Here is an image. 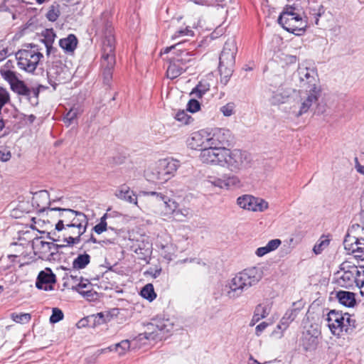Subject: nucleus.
<instances>
[{"label": "nucleus", "instance_id": "nucleus-27", "mask_svg": "<svg viewBox=\"0 0 364 364\" xmlns=\"http://www.w3.org/2000/svg\"><path fill=\"white\" fill-rule=\"evenodd\" d=\"M336 298L342 305L347 307H353L356 304L355 294L351 291H338Z\"/></svg>", "mask_w": 364, "mask_h": 364}, {"label": "nucleus", "instance_id": "nucleus-18", "mask_svg": "<svg viewBox=\"0 0 364 364\" xmlns=\"http://www.w3.org/2000/svg\"><path fill=\"white\" fill-rule=\"evenodd\" d=\"M319 334L318 330L316 328H314L313 326H311L309 328L303 332L301 343L306 350H312L316 348L318 343V336Z\"/></svg>", "mask_w": 364, "mask_h": 364}, {"label": "nucleus", "instance_id": "nucleus-48", "mask_svg": "<svg viewBox=\"0 0 364 364\" xmlns=\"http://www.w3.org/2000/svg\"><path fill=\"white\" fill-rule=\"evenodd\" d=\"M176 119L183 124H188L193 119L188 113L184 110L178 111L175 117Z\"/></svg>", "mask_w": 364, "mask_h": 364}, {"label": "nucleus", "instance_id": "nucleus-51", "mask_svg": "<svg viewBox=\"0 0 364 364\" xmlns=\"http://www.w3.org/2000/svg\"><path fill=\"white\" fill-rule=\"evenodd\" d=\"M235 105L232 102H229L220 108V111L225 117H230L234 114Z\"/></svg>", "mask_w": 364, "mask_h": 364}, {"label": "nucleus", "instance_id": "nucleus-54", "mask_svg": "<svg viewBox=\"0 0 364 364\" xmlns=\"http://www.w3.org/2000/svg\"><path fill=\"white\" fill-rule=\"evenodd\" d=\"M281 244H282L281 240L274 239V240H269L267 242V247L270 252H272V251L277 250L280 246Z\"/></svg>", "mask_w": 364, "mask_h": 364}, {"label": "nucleus", "instance_id": "nucleus-21", "mask_svg": "<svg viewBox=\"0 0 364 364\" xmlns=\"http://www.w3.org/2000/svg\"><path fill=\"white\" fill-rule=\"evenodd\" d=\"M301 309V306L298 302H294L292 307L288 309L281 318L279 323L277 325V328L282 331L286 330L289 324L296 318Z\"/></svg>", "mask_w": 364, "mask_h": 364}, {"label": "nucleus", "instance_id": "nucleus-42", "mask_svg": "<svg viewBox=\"0 0 364 364\" xmlns=\"http://www.w3.org/2000/svg\"><path fill=\"white\" fill-rule=\"evenodd\" d=\"M97 317L95 314L88 316L87 317H85L82 319H80L78 323H77V326L78 328H83V327H91L94 328L95 326H97Z\"/></svg>", "mask_w": 364, "mask_h": 364}, {"label": "nucleus", "instance_id": "nucleus-32", "mask_svg": "<svg viewBox=\"0 0 364 364\" xmlns=\"http://www.w3.org/2000/svg\"><path fill=\"white\" fill-rule=\"evenodd\" d=\"M331 236L330 235H322L317 240L313 247V252L318 255L323 252L330 245Z\"/></svg>", "mask_w": 364, "mask_h": 364}, {"label": "nucleus", "instance_id": "nucleus-34", "mask_svg": "<svg viewBox=\"0 0 364 364\" xmlns=\"http://www.w3.org/2000/svg\"><path fill=\"white\" fill-rule=\"evenodd\" d=\"M357 229H351V232H348L343 240V245L345 250L351 252L353 254L355 251V247L357 241H358V235L354 234L352 235V230H356Z\"/></svg>", "mask_w": 364, "mask_h": 364}, {"label": "nucleus", "instance_id": "nucleus-61", "mask_svg": "<svg viewBox=\"0 0 364 364\" xmlns=\"http://www.w3.org/2000/svg\"><path fill=\"white\" fill-rule=\"evenodd\" d=\"M268 326V323L266 322H262L259 325L256 326V333L257 335H259Z\"/></svg>", "mask_w": 364, "mask_h": 364}, {"label": "nucleus", "instance_id": "nucleus-60", "mask_svg": "<svg viewBox=\"0 0 364 364\" xmlns=\"http://www.w3.org/2000/svg\"><path fill=\"white\" fill-rule=\"evenodd\" d=\"M107 218V214H105L100 219V222L95 225L93 228H107V223L106 222V219Z\"/></svg>", "mask_w": 364, "mask_h": 364}, {"label": "nucleus", "instance_id": "nucleus-41", "mask_svg": "<svg viewBox=\"0 0 364 364\" xmlns=\"http://www.w3.org/2000/svg\"><path fill=\"white\" fill-rule=\"evenodd\" d=\"M210 90V85L205 80L198 82L196 87L193 90L192 93L201 98L203 95Z\"/></svg>", "mask_w": 364, "mask_h": 364}, {"label": "nucleus", "instance_id": "nucleus-47", "mask_svg": "<svg viewBox=\"0 0 364 364\" xmlns=\"http://www.w3.org/2000/svg\"><path fill=\"white\" fill-rule=\"evenodd\" d=\"M60 10L58 6L52 5L49 7V9L46 14V18L48 21L54 22L55 21L59 16H60Z\"/></svg>", "mask_w": 364, "mask_h": 364}, {"label": "nucleus", "instance_id": "nucleus-12", "mask_svg": "<svg viewBox=\"0 0 364 364\" xmlns=\"http://www.w3.org/2000/svg\"><path fill=\"white\" fill-rule=\"evenodd\" d=\"M237 51L236 43L234 40H228L223 48L219 58V68L232 67L235 64V55Z\"/></svg>", "mask_w": 364, "mask_h": 364}, {"label": "nucleus", "instance_id": "nucleus-11", "mask_svg": "<svg viewBox=\"0 0 364 364\" xmlns=\"http://www.w3.org/2000/svg\"><path fill=\"white\" fill-rule=\"evenodd\" d=\"M237 203L240 208L254 212H262L268 208V203L264 200L250 195L239 197Z\"/></svg>", "mask_w": 364, "mask_h": 364}, {"label": "nucleus", "instance_id": "nucleus-7", "mask_svg": "<svg viewBox=\"0 0 364 364\" xmlns=\"http://www.w3.org/2000/svg\"><path fill=\"white\" fill-rule=\"evenodd\" d=\"M233 141V136L230 131L224 128H214L208 131V147L204 149L200 154V158L203 163L208 161L209 151L215 149H228Z\"/></svg>", "mask_w": 364, "mask_h": 364}, {"label": "nucleus", "instance_id": "nucleus-55", "mask_svg": "<svg viewBox=\"0 0 364 364\" xmlns=\"http://www.w3.org/2000/svg\"><path fill=\"white\" fill-rule=\"evenodd\" d=\"M355 273V284L358 287H362L364 284V270L360 271L357 268Z\"/></svg>", "mask_w": 364, "mask_h": 364}, {"label": "nucleus", "instance_id": "nucleus-36", "mask_svg": "<svg viewBox=\"0 0 364 364\" xmlns=\"http://www.w3.org/2000/svg\"><path fill=\"white\" fill-rule=\"evenodd\" d=\"M90 262V256L87 254L79 255L73 262V269L74 271L84 269Z\"/></svg>", "mask_w": 364, "mask_h": 364}, {"label": "nucleus", "instance_id": "nucleus-52", "mask_svg": "<svg viewBox=\"0 0 364 364\" xmlns=\"http://www.w3.org/2000/svg\"><path fill=\"white\" fill-rule=\"evenodd\" d=\"M200 109V105L197 100H190L187 105V110L190 112L194 113Z\"/></svg>", "mask_w": 364, "mask_h": 364}, {"label": "nucleus", "instance_id": "nucleus-59", "mask_svg": "<svg viewBox=\"0 0 364 364\" xmlns=\"http://www.w3.org/2000/svg\"><path fill=\"white\" fill-rule=\"evenodd\" d=\"M8 48L0 44V61L4 60L8 56Z\"/></svg>", "mask_w": 364, "mask_h": 364}, {"label": "nucleus", "instance_id": "nucleus-2", "mask_svg": "<svg viewBox=\"0 0 364 364\" xmlns=\"http://www.w3.org/2000/svg\"><path fill=\"white\" fill-rule=\"evenodd\" d=\"M263 272L258 267H251L237 273L225 284L226 294L230 299L240 297L244 291L257 284L262 278Z\"/></svg>", "mask_w": 364, "mask_h": 364}, {"label": "nucleus", "instance_id": "nucleus-29", "mask_svg": "<svg viewBox=\"0 0 364 364\" xmlns=\"http://www.w3.org/2000/svg\"><path fill=\"white\" fill-rule=\"evenodd\" d=\"M116 196L118 198L127 202L133 203L135 205H137L136 196L134 194V191H131L130 188L126 185L120 186L119 190L118 191V193L116 194Z\"/></svg>", "mask_w": 364, "mask_h": 364}, {"label": "nucleus", "instance_id": "nucleus-63", "mask_svg": "<svg viewBox=\"0 0 364 364\" xmlns=\"http://www.w3.org/2000/svg\"><path fill=\"white\" fill-rule=\"evenodd\" d=\"M355 168L358 173L364 175V166L361 165L357 159H355Z\"/></svg>", "mask_w": 364, "mask_h": 364}, {"label": "nucleus", "instance_id": "nucleus-58", "mask_svg": "<svg viewBox=\"0 0 364 364\" xmlns=\"http://www.w3.org/2000/svg\"><path fill=\"white\" fill-rule=\"evenodd\" d=\"M269 252H270V251L269 250V249L267 248V247L266 245L264 247H261L257 248L255 254L258 257H262Z\"/></svg>", "mask_w": 364, "mask_h": 364}, {"label": "nucleus", "instance_id": "nucleus-1", "mask_svg": "<svg viewBox=\"0 0 364 364\" xmlns=\"http://www.w3.org/2000/svg\"><path fill=\"white\" fill-rule=\"evenodd\" d=\"M205 164L218 165L233 173H238L249 166V154L239 149H222L209 151Z\"/></svg>", "mask_w": 364, "mask_h": 364}, {"label": "nucleus", "instance_id": "nucleus-8", "mask_svg": "<svg viewBox=\"0 0 364 364\" xmlns=\"http://www.w3.org/2000/svg\"><path fill=\"white\" fill-rule=\"evenodd\" d=\"M20 70L33 73L43 58L38 46L30 44L19 50L15 55Z\"/></svg>", "mask_w": 364, "mask_h": 364}, {"label": "nucleus", "instance_id": "nucleus-39", "mask_svg": "<svg viewBox=\"0 0 364 364\" xmlns=\"http://www.w3.org/2000/svg\"><path fill=\"white\" fill-rule=\"evenodd\" d=\"M140 294L143 298L147 299L149 301H154L156 297L154 287L151 284H146L141 289Z\"/></svg>", "mask_w": 364, "mask_h": 364}, {"label": "nucleus", "instance_id": "nucleus-46", "mask_svg": "<svg viewBox=\"0 0 364 364\" xmlns=\"http://www.w3.org/2000/svg\"><path fill=\"white\" fill-rule=\"evenodd\" d=\"M11 97L9 90L0 86V112H1L2 107L10 102Z\"/></svg>", "mask_w": 364, "mask_h": 364}, {"label": "nucleus", "instance_id": "nucleus-56", "mask_svg": "<svg viewBox=\"0 0 364 364\" xmlns=\"http://www.w3.org/2000/svg\"><path fill=\"white\" fill-rule=\"evenodd\" d=\"M90 240L92 241L93 243H99V244L112 243L113 242L111 239L107 238V237L103 236V237L97 239L92 234L90 236Z\"/></svg>", "mask_w": 364, "mask_h": 364}, {"label": "nucleus", "instance_id": "nucleus-49", "mask_svg": "<svg viewBox=\"0 0 364 364\" xmlns=\"http://www.w3.org/2000/svg\"><path fill=\"white\" fill-rule=\"evenodd\" d=\"M43 40L45 44H53L56 38V34L53 28L46 29L43 33Z\"/></svg>", "mask_w": 364, "mask_h": 364}, {"label": "nucleus", "instance_id": "nucleus-33", "mask_svg": "<svg viewBox=\"0 0 364 364\" xmlns=\"http://www.w3.org/2000/svg\"><path fill=\"white\" fill-rule=\"evenodd\" d=\"M73 289L84 296L90 297L92 296L91 283L87 279H84L82 277H80V282Z\"/></svg>", "mask_w": 364, "mask_h": 364}, {"label": "nucleus", "instance_id": "nucleus-14", "mask_svg": "<svg viewBox=\"0 0 364 364\" xmlns=\"http://www.w3.org/2000/svg\"><path fill=\"white\" fill-rule=\"evenodd\" d=\"M188 146L193 150H201L208 147V130L201 129L192 133L187 139Z\"/></svg>", "mask_w": 364, "mask_h": 364}, {"label": "nucleus", "instance_id": "nucleus-40", "mask_svg": "<svg viewBox=\"0 0 364 364\" xmlns=\"http://www.w3.org/2000/svg\"><path fill=\"white\" fill-rule=\"evenodd\" d=\"M353 255L357 259L364 261V237H358Z\"/></svg>", "mask_w": 364, "mask_h": 364}, {"label": "nucleus", "instance_id": "nucleus-24", "mask_svg": "<svg viewBox=\"0 0 364 364\" xmlns=\"http://www.w3.org/2000/svg\"><path fill=\"white\" fill-rule=\"evenodd\" d=\"M78 40L75 34H69L59 41V46L67 54H73L76 49Z\"/></svg>", "mask_w": 364, "mask_h": 364}, {"label": "nucleus", "instance_id": "nucleus-23", "mask_svg": "<svg viewBox=\"0 0 364 364\" xmlns=\"http://www.w3.org/2000/svg\"><path fill=\"white\" fill-rule=\"evenodd\" d=\"M212 183L221 188H230L232 187H238L240 186V178L235 175H225L222 178H216Z\"/></svg>", "mask_w": 364, "mask_h": 364}, {"label": "nucleus", "instance_id": "nucleus-31", "mask_svg": "<svg viewBox=\"0 0 364 364\" xmlns=\"http://www.w3.org/2000/svg\"><path fill=\"white\" fill-rule=\"evenodd\" d=\"M11 90L18 95L30 97L31 94V90L27 87L26 83L18 78L14 83L10 86Z\"/></svg>", "mask_w": 364, "mask_h": 364}, {"label": "nucleus", "instance_id": "nucleus-37", "mask_svg": "<svg viewBox=\"0 0 364 364\" xmlns=\"http://www.w3.org/2000/svg\"><path fill=\"white\" fill-rule=\"evenodd\" d=\"M75 218L72 220L71 228H87L88 219L87 215L82 212L74 210Z\"/></svg>", "mask_w": 364, "mask_h": 364}, {"label": "nucleus", "instance_id": "nucleus-17", "mask_svg": "<svg viewBox=\"0 0 364 364\" xmlns=\"http://www.w3.org/2000/svg\"><path fill=\"white\" fill-rule=\"evenodd\" d=\"M306 96L301 98V105L296 116L306 113L314 103L317 102L321 95V89L320 87H312L311 89L306 90Z\"/></svg>", "mask_w": 364, "mask_h": 364}, {"label": "nucleus", "instance_id": "nucleus-16", "mask_svg": "<svg viewBox=\"0 0 364 364\" xmlns=\"http://www.w3.org/2000/svg\"><path fill=\"white\" fill-rule=\"evenodd\" d=\"M297 71L301 87L307 90L311 89L312 87H318L317 85V74L315 70L306 67H299Z\"/></svg>", "mask_w": 364, "mask_h": 364}, {"label": "nucleus", "instance_id": "nucleus-6", "mask_svg": "<svg viewBox=\"0 0 364 364\" xmlns=\"http://www.w3.org/2000/svg\"><path fill=\"white\" fill-rule=\"evenodd\" d=\"M193 54L186 50H176L173 55L168 58L166 76L174 80L187 71L188 64L193 60Z\"/></svg>", "mask_w": 364, "mask_h": 364}, {"label": "nucleus", "instance_id": "nucleus-57", "mask_svg": "<svg viewBox=\"0 0 364 364\" xmlns=\"http://www.w3.org/2000/svg\"><path fill=\"white\" fill-rule=\"evenodd\" d=\"M85 230L86 229H83V231L82 232H80L77 237H69L68 238H65V241L67 242L68 245H74L78 243L80 240V236L85 232Z\"/></svg>", "mask_w": 364, "mask_h": 364}, {"label": "nucleus", "instance_id": "nucleus-3", "mask_svg": "<svg viewBox=\"0 0 364 364\" xmlns=\"http://www.w3.org/2000/svg\"><path fill=\"white\" fill-rule=\"evenodd\" d=\"M74 210L71 209H51L31 218L30 228L50 226L55 228H71L72 220L75 218Z\"/></svg>", "mask_w": 364, "mask_h": 364}, {"label": "nucleus", "instance_id": "nucleus-44", "mask_svg": "<svg viewBox=\"0 0 364 364\" xmlns=\"http://www.w3.org/2000/svg\"><path fill=\"white\" fill-rule=\"evenodd\" d=\"M270 308L267 305L258 304L255 309L254 314L259 317V319L267 317L269 314Z\"/></svg>", "mask_w": 364, "mask_h": 364}, {"label": "nucleus", "instance_id": "nucleus-26", "mask_svg": "<svg viewBox=\"0 0 364 364\" xmlns=\"http://www.w3.org/2000/svg\"><path fill=\"white\" fill-rule=\"evenodd\" d=\"M11 67H12V62L8 60L0 69L1 77L6 81L10 86L18 78L16 72L11 70L10 69Z\"/></svg>", "mask_w": 364, "mask_h": 364}, {"label": "nucleus", "instance_id": "nucleus-43", "mask_svg": "<svg viewBox=\"0 0 364 364\" xmlns=\"http://www.w3.org/2000/svg\"><path fill=\"white\" fill-rule=\"evenodd\" d=\"M344 323L346 328H343V332L346 333H350L353 328L355 327V320L353 319L349 314L345 313Z\"/></svg>", "mask_w": 364, "mask_h": 364}, {"label": "nucleus", "instance_id": "nucleus-35", "mask_svg": "<svg viewBox=\"0 0 364 364\" xmlns=\"http://www.w3.org/2000/svg\"><path fill=\"white\" fill-rule=\"evenodd\" d=\"M130 348V343L129 340H124L121 342L108 347L107 348L102 349L101 351L106 352L107 350L109 351H116L118 353L119 355H124L127 350H128Z\"/></svg>", "mask_w": 364, "mask_h": 364}, {"label": "nucleus", "instance_id": "nucleus-64", "mask_svg": "<svg viewBox=\"0 0 364 364\" xmlns=\"http://www.w3.org/2000/svg\"><path fill=\"white\" fill-rule=\"evenodd\" d=\"M249 360L251 362H249L248 364H262L259 362H258L256 359H255L252 355H250Z\"/></svg>", "mask_w": 364, "mask_h": 364}, {"label": "nucleus", "instance_id": "nucleus-28", "mask_svg": "<svg viewBox=\"0 0 364 364\" xmlns=\"http://www.w3.org/2000/svg\"><path fill=\"white\" fill-rule=\"evenodd\" d=\"M181 23V20L178 19L176 22H173L172 27L175 29L173 34L171 36V39L174 40L178 38L184 36H193L194 32L188 26H179L178 24Z\"/></svg>", "mask_w": 364, "mask_h": 364}, {"label": "nucleus", "instance_id": "nucleus-62", "mask_svg": "<svg viewBox=\"0 0 364 364\" xmlns=\"http://www.w3.org/2000/svg\"><path fill=\"white\" fill-rule=\"evenodd\" d=\"M46 47L47 55H49L52 53L56 52L57 48L53 46V44H45Z\"/></svg>", "mask_w": 364, "mask_h": 364}, {"label": "nucleus", "instance_id": "nucleus-9", "mask_svg": "<svg viewBox=\"0 0 364 364\" xmlns=\"http://www.w3.org/2000/svg\"><path fill=\"white\" fill-rule=\"evenodd\" d=\"M278 22L286 31L297 36L304 33L307 26L306 22L295 12V8L292 6L284 8Z\"/></svg>", "mask_w": 364, "mask_h": 364}, {"label": "nucleus", "instance_id": "nucleus-5", "mask_svg": "<svg viewBox=\"0 0 364 364\" xmlns=\"http://www.w3.org/2000/svg\"><path fill=\"white\" fill-rule=\"evenodd\" d=\"M179 162L172 158L159 159L144 173L147 181L155 184H163L174 176Z\"/></svg>", "mask_w": 364, "mask_h": 364}, {"label": "nucleus", "instance_id": "nucleus-13", "mask_svg": "<svg viewBox=\"0 0 364 364\" xmlns=\"http://www.w3.org/2000/svg\"><path fill=\"white\" fill-rule=\"evenodd\" d=\"M341 270L343 271L341 275V272H337V284L346 289L352 287L355 284L357 267H350L344 262L341 265Z\"/></svg>", "mask_w": 364, "mask_h": 364}, {"label": "nucleus", "instance_id": "nucleus-53", "mask_svg": "<svg viewBox=\"0 0 364 364\" xmlns=\"http://www.w3.org/2000/svg\"><path fill=\"white\" fill-rule=\"evenodd\" d=\"M11 158V151L7 147H3L0 149V160L3 162L9 161Z\"/></svg>", "mask_w": 364, "mask_h": 364}, {"label": "nucleus", "instance_id": "nucleus-22", "mask_svg": "<svg viewBox=\"0 0 364 364\" xmlns=\"http://www.w3.org/2000/svg\"><path fill=\"white\" fill-rule=\"evenodd\" d=\"M32 205L41 211L40 213H45L44 210L50 205L48 191L42 190L35 193L32 197Z\"/></svg>", "mask_w": 364, "mask_h": 364}, {"label": "nucleus", "instance_id": "nucleus-30", "mask_svg": "<svg viewBox=\"0 0 364 364\" xmlns=\"http://www.w3.org/2000/svg\"><path fill=\"white\" fill-rule=\"evenodd\" d=\"M192 215L193 213L190 208L178 205L174 215L170 216L169 219L173 221L183 222L191 218Z\"/></svg>", "mask_w": 364, "mask_h": 364}, {"label": "nucleus", "instance_id": "nucleus-25", "mask_svg": "<svg viewBox=\"0 0 364 364\" xmlns=\"http://www.w3.org/2000/svg\"><path fill=\"white\" fill-rule=\"evenodd\" d=\"M172 328V325L168 320L154 318L148 325V329L152 330L153 333H158L159 332H169Z\"/></svg>", "mask_w": 364, "mask_h": 364}, {"label": "nucleus", "instance_id": "nucleus-20", "mask_svg": "<svg viewBox=\"0 0 364 364\" xmlns=\"http://www.w3.org/2000/svg\"><path fill=\"white\" fill-rule=\"evenodd\" d=\"M55 275L50 268H46L38 274L36 286L39 289L48 290L52 289L50 284H55Z\"/></svg>", "mask_w": 364, "mask_h": 364}, {"label": "nucleus", "instance_id": "nucleus-38", "mask_svg": "<svg viewBox=\"0 0 364 364\" xmlns=\"http://www.w3.org/2000/svg\"><path fill=\"white\" fill-rule=\"evenodd\" d=\"M119 313L118 309H112L109 311L100 312L95 315L97 317V324L101 325L111 320L113 316H117Z\"/></svg>", "mask_w": 364, "mask_h": 364}, {"label": "nucleus", "instance_id": "nucleus-4", "mask_svg": "<svg viewBox=\"0 0 364 364\" xmlns=\"http://www.w3.org/2000/svg\"><path fill=\"white\" fill-rule=\"evenodd\" d=\"M106 32L108 36L102 41L101 67L104 82L109 84L115 65V41L112 34V24L109 22L106 23Z\"/></svg>", "mask_w": 364, "mask_h": 364}, {"label": "nucleus", "instance_id": "nucleus-15", "mask_svg": "<svg viewBox=\"0 0 364 364\" xmlns=\"http://www.w3.org/2000/svg\"><path fill=\"white\" fill-rule=\"evenodd\" d=\"M328 326L333 335L340 336L346 328L344 314L336 310H331L327 314Z\"/></svg>", "mask_w": 364, "mask_h": 364}, {"label": "nucleus", "instance_id": "nucleus-45", "mask_svg": "<svg viewBox=\"0 0 364 364\" xmlns=\"http://www.w3.org/2000/svg\"><path fill=\"white\" fill-rule=\"evenodd\" d=\"M12 320L16 323H27L30 321L31 316L30 314H16L13 313L11 315Z\"/></svg>", "mask_w": 364, "mask_h": 364}, {"label": "nucleus", "instance_id": "nucleus-19", "mask_svg": "<svg viewBox=\"0 0 364 364\" xmlns=\"http://www.w3.org/2000/svg\"><path fill=\"white\" fill-rule=\"evenodd\" d=\"M144 196L147 197H153L157 201H163L164 205V215H167L169 218L170 216H173L174 213L178 208V204L173 199L166 200V196L161 193L157 192H144Z\"/></svg>", "mask_w": 364, "mask_h": 364}, {"label": "nucleus", "instance_id": "nucleus-10", "mask_svg": "<svg viewBox=\"0 0 364 364\" xmlns=\"http://www.w3.org/2000/svg\"><path fill=\"white\" fill-rule=\"evenodd\" d=\"M32 242V247L36 255L43 260L55 261L59 259V248L65 247V245L54 244L53 242L46 241L43 237L36 236L29 238Z\"/></svg>", "mask_w": 364, "mask_h": 364}, {"label": "nucleus", "instance_id": "nucleus-50", "mask_svg": "<svg viewBox=\"0 0 364 364\" xmlns=\"http://www.w3.org/2000/svg\"><path fill=\"white\" fill-rule=\"evenodd\" d=\"M63 318V311L58 309L53 308L52 311V315L50 317V322L52 323H58Z\"/></svg>", "mask_w": 364, "mask_h": 364}]
</instances>
